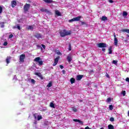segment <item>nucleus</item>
<instances>
[{
	"label": "nucleus",
	"instance_id": "f257e3e1",
	"mask_svg": "<svg viewBox=\"0 0 129 129\" xmlns=\"http://www.w3.org/2000/svg\"><path fill=\"white\" fill-rule=\"evenodd\" d=\"M59 34L61 37H65L66 36H69L71 35V31L63 30L59 32Z\"/></svg>",
	"mask_w": 129,
	"mask_h": 129
},
{
	"label": "nucleus",
	"instance_id": "f03ea898",
	"mask_svg": "<svg viewBox=\"0 0 129 129\" xmlns=\"http://www.w3.org/2000/svg\"><path fill=\"white\" fill-rule=\"evenodd\" d=\"M81 19V16H78L77 17H75L71 20H69V23H72V22H78L80 21Z\"/></svg>",
	"mask_w": 129,
	"mask_h": 129
},
{
	"label": "nucleus",
	"instance_id": "7ed1b4c3",
	"mask_svg": "<svg viewBox=\"0 0 129 129\" xmlns=\"http://www.w3.org/2000/svg\"><path fill=\"white\" fill-rule=\"evenodd\" d=\"M41 58H40L39 57H37L34 59L35 62H38V65L39 66H42L43 65V61L42 60H40Z\"/></svg>",
	"mask_w": 129,
	"mask_h": 129
},
{
	"label": "nucleus",
	"instance_id": "20e7f679",
	"mask_svg": "<svg viewBox=\"0 0 129 129\" xmlns=\"http://www.w3.org/2000/svg\"><path fill=\"white\" fill-rule=\"evenodd\" d=\"M34 117L35 119H37V120H41L42 118H43V117H42V115H38V114L35 113L34 114Z\"/></svg>",
	"mask_w": 129,
	"mask_h": 129
},
{
	"label": "nucleus",
	"instance_id": "39448f33",
	"mask_svg": "<svg viewBox=\"0 0 129 129\" xmlns=\"http://www.w3.org/2000/svg\"><path fill=\"white\" fill-rule=\"evenodd\" d=\"M29 9H30V4H26L24 6V12H28V11H29Z\"/></svg>",
	"mask_w": 129,
	"mask_h": 129
},
{
	"label": "nucleus",
	"instance_id": "423d86ee",
	"mask_svg": "<svg viewBox=\"0 0 129 129\" xmlns=\"http://www.w3.org/2000/svg\"><path fill=\"white\" fill-rule=\"evenodd\" d=\"M98 47H99V48H105L106 44L104 43H100L98 44Z\"/></svg>",
	"mask_w": 129,
	"mask_h": 129
},
{
	"label": "nucleus",
	"instance_id": "0eeeda50",
	"mask_svg": "<svg viewBox=\"0 0 129 129\" xmlns=\"http://www.w3.org/2000/svg\"><path fill=\"white\" fill-rule=\"evenodd\" d=\"M59 58L60 56H57L56 58L54 59V62L53 64V66H56L59 61Z\"/></svg>",
	"mask_w": 129,
	"mask_h": 129
},
{
	"label": "nucleus",
	"instance_id": "6e6552de",
	"mask_svg": "<svg viewBox=\"0 0 129 129\" xmlns=\"http://www.w3.org/2000/svg\"><path fill=\"white\" fill-rule=\"evenodd\" d=\"M26 58V55L25 54H21L20 55V62H24V59Z\"/></svg>",
	"mask_w": 129,
	"mask_h": 129
},
{
	"label": "nucleus",
	"instance_id": "1a4fd4ad",
	"mask_svg": "<svg viewBox=\"0 0 129 129\" xmlns=\"http://www.w3.org/2000/svg\"><path fill=\"white\" fill-rule=\"evenodd\" d=\"M34 37H35V38H37V39H42V34L40 33H36L34 35Z\"/></svg>",
	"mask_w": 129,
	"mask_h": 129
},
{
	"label": "nucleus",
	"instance_id": "9d476101",
	"mask_svg": "<svg viewBox=\"0 0 129 129\" xmlns=\"http://www.w3.org/2000/svg\"><path fill=\"white\" fill-rule=\"evenodd\" d=\"M1 43L3 44V46H7V45H8V42L6 41V39H2Z\"/></svg>",
	"mask_w": 129,
	"mask_h": 129
},
{
	"label": "nucleus",
	"instance_id": "9b49d317",
	"mask_svg": "<svg viewBox=\"0 0 129 129\" xmlns=\"http://www.w3.org/2000/svg\"><path fill=\"white\" fill-rule=\"evenodd\" d=\"M11 5H12V8H15V7H16V6H17V2H16V0H13L11 2Z\"/></svg>",
	"mask_w": 129,
	"mask_h": 129
},
{
	"label": "nucleus",
	"instance_id": "f8f14e48",
	"mask_svg": "<svg viewBox=\"0 0 129 129\" xmlns=\"http://www.w3.org/2000/svg\"><path fill=\"white\" fill-rule=\"evenodd\" d=\"M82 78H83V75H77L76 80L77 81L81 80Z\"/></svg>",
	"mask_w": 129,
	"mask_h": 129
},
{
	"label": "nucleus",
	"instance_id": "ddd939ff",
	"mask_svg": "<svg viewBox=\"0 0 129 129\" xmlns=\"http://www.w3.org/2000/svg\"><path fill=\"white\" fill-rule=\"evenodd\" d=\"M67 60L69 63H70V62H71V61H72V57L71 56V54H69L67 56Z\"/></svg>",
	"mask_w": 129,
	"mask_h": 129
},
{
	"label": "nucleus",
	"instance_id": "4468645a",
	"mask_svg": "<svg viewBox=\"0 0 129 129\" xmlns=\"http://www.w3.org/2000/svg\"><path fill=\"white\" fill-rule=\"evenodd\" d=\"M73 120H74V121H75L76 122H79L81 124H83V122L79 119H74Z\"/></svg>",
	"mask_w": 129,
	"mask_h": 129
},
{
	"label": "nucleus",
	"instance_id": "2eb2a0df",
	"mask_svg": "<svg viewBox=\"0 0 129 129\" xmlns=\"http://www.w3.org/2000/svg\"><path fill=\"white\" fill-rule=\"evenodd\" d=\"M55 15H56L57 17H61V13L58 10L55 11Z\"/></svg>",
	"mask_w": 129,
	"mask_h": 129
},
{
	"label": "nucleus",
	"instance_id": "dca6fc26",
	"mask_svg": "<svg viewBox=\"0 0 129 129\" xmlns=\"http://www.w3.org/2000/svg\"><path fill=\"white\" fill-rule=\"evenodd\" d=\"M45 3H46L47 4H52L53 3L52 0H43Z\"/></svg>",
	"mask_w": 129,
	"mask_h": 129
},
{
	"label": "nucleus",
	"instance_id": "f3484780",
	"mask_svg": "<svg viewBox=\"0 0 129 129\" xmlns=\"http://www.w3.org/2000/svg\"><path fill=\"white\" fill-rule=\"evenodd\" d=\"M35 75H37V76H38V77H40V78H41V79H43L42 77V74H41V73H36Z\"/></svg>",
	"mask_w": 129,
	"mask_h": 129
},
{
	"label": "nucleus",
	"instance_id": "a211bd4d",
	"mask_svg": "<svg viewBox=\"0 0 129 129\" xmlns=\"http://www.w3.org/2000/svg\"><path fill=\"white\" fill-rule=\"evenodd\" d=\"M117 38L114 39V44L115 46H117V43H118Z\"/></svg>",
	"mask_w": 129,
	"mask_h": 129
},
{
	"label": "nucleus",
	"instance_id": "6ab92c4d",
	"mask_svg": "<svg viewBox=\"0 0 129 129\" xmlns=\"http://www.w3.org/2000/svg\"><path fill=\"white\" fill-rule=\"evenodd\" d=\"M10 60H11V56H8L6 58V63L9 64L10 63Z\"/></svg>",
	"mask_w": 129,
	"mask_h": 129
},
{
	"label": "nucleus",
	"instance_id": "aec40b11",
	"mask_svg": "<svg viewBox=\"0 0 129 129\" xmlns=\"http://www.w3.org/2000/svg\"><path fill=\"white\" fill-rule=\"evenodd\" d=\"M71 84H73V83H75V79H74V78H72L71 79Z\"/></svg>",
	"mask_w": 129,
	"mask_h": 129
},
{
	"label": "nucleus",
	"instance_id": "412c9836",
	"mask_svg": "<svg viewBox=\"0 0 129 129\" xmlns=\"http://www.w3.org/2000/svg\"><path fill=\"white\" fill-rule=\"evenodd\" d=\"M120 32H125L129 34V29H122L120 30Z\"/></svg>",
	"mask_w": 129,
	"mask_h": 129
},
{
	"label": "nucleus",
	"instance_id": "4be33fe9",
	"mask_svg": "<svg viewBox=\"0 0 129 129\" xmlns=\"http://www.w3.org/2000/svg\"><path fill=\"white\" fill-rule=\"evenodd\" d=\"M0 28H5V22L0 23Z\"/></svg>",
	"mask_w": 129,
	"mask_h": 129
},
{
	"label": "nucleus",
	"instance_id": "5701e85b",
	"mask_svg": "<svg viewBox=\"0 0 129 129\" xmlns=\"http://www.w3.org/2000/svg\"><path fill=\"white\" fill-rule=\"evenodd\" d=\"M109 54H112V47L110 46L108 49Z\"/></svg>",
	"mask_w": 129,
	"mask_h": 129
},
{
	"label": "nucleus",
	"instance_id": "b1692460",
	"mask_svg": "<svg viewBox=\"0 0 129 129\" xmlns=\"http://www.w3.org/2000/svg\"><path fill=\"white\" fill-rule=\"evenodd\" d=\"M102 21H107V17L106 16H102L101 18Z\"/></svg>",
	"mask_w": 129,
	"mask_h": 129
},
{
	"label": "nucleus",
	"instance_id": "393cba45",
	"mask_svg": "<svg viewBox=\"0 0 129 129\" xmlns=\"http://www.w3.org/2000/svg\"><path fill=\"white\" fill-rule=\"evenodd\" d=\"M50 107H52V108H55V104H54V103L51 102L50 103Z\"/></svg>",
	"mask_w": 129,
	"mask_h": 129
},
{
	"label": "nucleus",
	"instance_id": "a878e982",
	"mask_svg": "<svg viewBox=\"0 0 129 129\" xmlns=\"http://www.w3.org/2000/svg\"><path fill=\"white\" fill-rule=\"evenodd\" d=\"M122 16H123V17H124V18H125V17H126V16H127V13H126V12L124 11V12H123Z\"/></svg>",
	"mask_w": 129,
	"mask_h": 129
},
{
	"label": "nucleus",
	"instance_id": "bb28decb",
	"mask_svg": "<svg viewBox=\"0 0 129 129\" xmlns=\"http://www.w3.org/2000/svg\"><path fill=\"white\" fill-rule=\"evenodd\" d=\"M108 129H114V127H113V125L111 124H109L108 126Z\"/></svg>",
	"mask_w": 129,
	"mask_h": 129
},
{
	"label": "nucleus",
	"instance_id": "cd10ccee",
	"mask_svg": "<svg viewBox=\"0 0 129 129\" xmlns=\"http://www.w3.org/2000/svg\"><path fill=\"white\" fill-rule=\"evenodd\" d=\"M121 94H122L123 96H125V94H126V92H125V91H122L121 93Z\"/></svg>",
	"mask_w": 129,
	"mask_h": 129
},
{
	"label": "nucleus",
	"instance_id": "c85d7f7f",
	"mask_svg": "<svg viewBox=\"0 0 129 129\" xmlns=\"http://www.w3.org/2000/svg\"><path fill=\"white\" fill-rule=\"evenodd\" d=\"M28 30H31V31H33L34 27L33 26H29L28 28Z\"/></svg>",
	"mask_w": 129,
	"mask_h": 129
},
{
	"label": "nucleus",
	"instance_id": "c756f323",
	"mask_svg": "<svg viewBox=\"0 0 129 129\" xmlns=\"http://www.w3.org/2000/svg\"><path fill=\"white\" fill-rule=\"evenodd\" d=\"M52 86V83H49L48 85H47V87H48V88H50V87H51Z\"/></svg>",
	"mask_w": 129,
	"mask_h": 129
},
{
	"label": "nucleus",
	"instance_id": "7c9ffc66",
	"mask_svg": "<svg viewBox=\"0 0 129 129\" xmlns=\"http://www.w3.org/2000/svg\"><path fill=\"white\" fill-rule=\"evenodd\" d=\"M72 109L74 112H77V109L75 107H72Z\"/></svg>",
	"mask_w": 129,
	"mask_h": 129
},
{
	"label": "nucleus",
	"instance_id": "2f4dec72",
	"mask_svg": "<svg viewBox=\"0 0 129 129\" xmlns=\"http://www.w3.org/2000/svg\"><path fill=\"white\" fill-rule=\"evenodd\" d=\"M4 6H0V15L3 13V8Z\"/></svg>",
	"mask_w": 129,
	"mask_h": 129
},
{
	"label": "nucleus",
	"instance_id": "473e14b6",
	"mask_svg": "<svg viewBox=\"0 0 129 129\" xmlns=\"http://www.w3.org/2000/svg\"><path fill=\"white\" fill-rule=\"evenodd\" d=\"M109 108L110 110H112V109H113V107L112 106V105H109Z\"/></svg>",
	"mask_w": 129,
	"mask_h": 129
},
{
	"label": "nucleus",
	"instance_id": "72a5a7b5",
	"mask_svg": "<svg viewBox=\"0 0 129 129\" xmlns=\"http://www.w3.org/2000/svg\"><path fill=\"white\" fill-rule=\"evenodd\" d=\"M111 101V99L110 98H108L106 100L107 102H110Z\"/></svg>",
	"mask_w": 129,
	"mask_h": 129
},
{
	"label": "nucleus",
	"instance_id": "f704fd0d",
	"mask_svg": "<svg viewBox=\"0 0 129 129\" xmlns=\"http://www.w3.org/2000/svg\"><path fill=\"white\" fill-rule=\"evenodd\" d=\"M56 54H57V55H61V52H60V51H59V50H57V51H56Z\"/></svg>",
	"mask_w": 129,
	"mask_h": 129
},
{
	"label": "nucleus",
	"instance_id": "c9c22d12",
	"mask_svg": "<svg viewBox=\"0 0 129 129\" xmlns=\"http://www.w3.org/2000/svg\"><path fill=\"white\" fill-rule=\"evenodd\" d=\"M40 11H41V12H45V13H46V12H47V10L44 9H41L40 10Z\"/></svg>",
	"mask_w": 129,
	"mask_h": 129
},
{
	"label": "nucleus",
	"instance_id": "e433bc0d",
	"mask_svg": "<svg viewBox=\"0 0 129 129\" xmlns=\"http://www.w3.org/2000/svg\"><path fill=\"white\" fill-rule=\"evenodd\" d=\"M31 83H32V84H35V80L31 79Z\"/></svg>",
	"mask_w": 129,
	"mask_h": 129
},
{
	"label": "nucleus",
	"instance_id": "4c0bfd02",
	"mask_svg": "<svg viewBox=\"0 0 129 129\" xmlns=\"http://www.w3.org/2000/svg\"><path fill=\"white\" fill-rule=\"evenodd\" d=\"M69 50L70 51H71L72 50V48L71 47V44H69Z\"/></svg>",
	"mask_w": 129,
	"mask_h": 129
},
{
	"label": "nucleus",
	"instance_id": "58836bf2",
	"mask_svg": "<svg viewBox=\"0 0 129 129\" xmlns=\"http://www.w3.org/2000/svg\"><path fill=\"white\" fill-rule=\"evenodd\" d=\"M110 121H114V118L113 117L110 118Z\"/></svg>",
	"mask_w": 129,
	"mask_h": 129
},
{
	"label": "nucleus",
	"instance_id": "ea45409f",
	"mask_svg": "<svg viewBox=\"0 0 129 129\" xmlns=\"http://www.w3.org/2000/svg\"><path fill=\"white\" fill-rule=\"evenodd\" d=\"M37 48H40L41 51H43V48H42V47H41V46L37 45Z\"/></svg>",
	"mask_w": 129,
	"mask_h": 129
},
{
	"label": "nucleus",
	"instance_id": "a19ab883",
	"mask_svg": "<svg viewBox=\"0 0 129 129\" xmlns=\"http://www.w3.org/2000/svg\"><path fill=\"white\" fill-rule=\"evenodd\" d=\"M112 63H113V64H115L116 65V64H117V61L113 60Z\"/></svg>",
	"mask_w": 129,
	"mask_h": 129
},
{
	"label": "nucleus",
	"instance_id": "79ce46f5",
	"mask_svg": "<svg viewBox=\"0 0 129 129\" xmlns=\"http://www.w3.org/2000/svg\"><path fill=\"white\" fill-rule=\"evenodd\" d=\"M17 29H18V30H21V26H20V25H17Z\"/></svg>",
	"mask_w": 129,
	"mask_h": 129
},
{
	"label": "nucleus",
	"instance_id": "37998d69",
	"mask_svg": "<svg viewBox=\"0 0 129 129\" xmlns=\"http://www.w3.org/2000/svg\"><path fill=\"white\" fill-rule=\"evenodd\" d=\"M41 46H42V48H43L44 50H45V49H46V46H45V45L41 44Z\"/></svg>",
	"mask_w": 129,
	"mask_h": 129
},
{
	"label": "nucleus",
	"instance_id": "c03bdc74",
	"mask_svg": "<svg viewBox=\"0 0 129 129\" xmlns=\"http://www.w3.org/2000/svg\"><path fill=\"white\" fill-rule=\"evenodd\" d=\"M125 81H126V82H128L129 83V78H126L125 79Z\"/></svg>",
	"mask_w": 129,
	"mask_h": 129
},
{
	"label": "nucleus",
	"instance_id": "a18cd8bd",
	"mask_svg": "<svg viewBox=\"0 0 129 129\" xmlns=\"http://www.w3.org/2000/svg\"><path fill=\"white\" fill-rule=\"evenodd\" d=\"M13 37H14V35H13V34H10L9 35V38L11 39V38H13Z\"/></svg>",
	"mask_w": 129,
	"mask_h": 129
},
{
	"label": "nucleus",
	"instance_id": "49530a36",
	"mask_svg": "<svg viewBox=\"0 0 129 129\" xmlns=\"http://www.w3.org/2000/svg\"><path fill=\"white\" fill-rule=\"evenodd\" d=\"M59 67H60V69H63V68H64V67L62 65H60Z\"/></svg>",
	"mask_w": 129,
	"mask_h": 129
},
{
	"label": "nucleus",
	"instance_id": "de8ad7c7",
	"mask_svg": "<svg viewBox=\"0 0 129 129\" xmlns=\"http://www.w3.org/2000/svg\"><path fill=\"white\" fill-rule=\"evenodd\" d=\"M113 36H114V39H117V38H116V35H115V33H114Z\"/></svg>",
	"mask_w": 129,
	"mask_h": 129
},
{
	"label": "nucleus",
	"instance_id": "09e8293b",
	"mask_svg": "<svg viewBox=\"0 0 129 129\" xmlns=\"http://www.w3.org/2000/svg\"><path fill=\"white\" fill-rule=\"evenodd\" d=\"M109 3H110V4H112L113 3V1L112 0H109Z\"/></svg>",
	"mask_w": 129,
	"mask_h": 129
},
{
	"label": "nucleus",
	"instance_id": "8fccbe9b",
	"mask_svg": "<svg viewBox=\"0 0 129 129\" xmlns=\"http://www.w3.org/2000/svg\"><path fill=\"white\" fill-rule=\"evenodd\" d=\"M102 50L103 51V52H105V48H102Z\"/></svg>",
	"mask_w": 129,
	"mask_h": 129
},
{
	"label": "nucleus",
	"instance_id": "3c124183",
	"mask_svg": "<svg viewBox=\"0 0 129 129\" xmlns=\"http://www.w3.org/2000/svg\"><path fill=\"white\" fill-rule=\"evenodd\" d=\"M37 121H35L34 122V123L35 124H37Z\"/></svg>",
	"mask_w": 129,
	"mask_h": 129
},
{
	"label": "nucleus",
	"instance_id": "603ef678",
	"mask_svg": "<svg viewBox=\"0 0 129 129\" xmlns=\"http://www.w3.org/2000/svg\"><path fill=\"white\" fill-rule=\"evenodd\" d=\"M62 73L64 74L65 73V70H62Z\"/></svg>",
	"mask_w": 129,
	"mask_h": 129
},
{
	"label": "nucleus",
	"instance_id": "864d4df0",
	"mask_svg": "<svg viewBox=\"0 0 129 129\" xmlns=\"http://www.w3.org/2000/svg\"><path fill=\"white\" fill-rule=\"evenodd\" d=\"M82 101H83L82 100H80V102H82Z\"/></svg>",
	"mask_w": 129,
	"mask_h": 129
},
{
	"label": "nucleus",
	"instance_id": "5fc2aeb1",
	"mask_svg": "<svg viewBox=\"0 0 129 129\" xmlns=\"http://www.w3.org/2000/svg\"><path fill=\"white\" fill-rule=\"evenodd\" d=\"M2 48H3V46H0V49H2Z\"/></svg>",
	"mask_w": 129,
	"mask_h": 129
},
{
	"label": "nucleus",
	"instance_id": "6e6d98bb",
	"mask_svg": "<svg viewBox=\"0 0 129 129\" xmlns=\"http://www.w3.org/2000/svg\"><path fill=\"white\" fill-rule=\"evenodd\" d=\"M82 25H84V22H82Z\"/></svg>",
	"mask_w": 129,
	"mask_h": 129
},
{
	"label": "nucleus",
	"instance_id": "4d7b16f0",
	"mask_svg": "<svg viewBox=\"0 0 129 129\" xmlns=\"http://www.w3.org/2000/svg\"><path fill=\"white\" fill-rule=\"evenodd\" d=\"M100 129H103V128H100Z\"/></svg>",
	"mask_w": 129,
	"mask_h": 129
},
{
	"label": "nucleus",
	"instance_id": "13d9d810",
	"mask_svg": "<svg viewBox=\"0 0 129 129\" xmlns=\"http://www.w3.org/2000/svg\"><path fill=\"white\" fill-rule=\"evenodd\" d=\"M14 78H16V76L14 77Z\"/></svg>",
	"mask_w": 129,
	"mask_h": 129
},
{
	"label": "nucleus",
	"instance_id": "bf43d9fd",
	"mask_svg": "<svg viewBox=\"0 0 129 129\" xmlns=\"http://www.w3.org/2000/svg\"><path fill=\"white\" fill-rule=\"evenodd\" d=\"M81 129H83V128H81Z\"/></svg>",
	"mask_w": 129,
	"mask_h": 129
}]
</instances>
